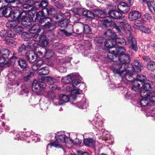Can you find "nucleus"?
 Wrapping results in <instances>:
<instances>
[{"instance_id": "obj_1", "label": "nucleus", "mask_w": 155, "mask_h": 155, "mask_svg": "<svg viewBox=\"0 0 155 155\" xmlns=\"http://www.w3.org/2000/svg\"><path fill=\"white\" fill-rule=\"evenodd\" d=\"M124 52L120 53L118 54V61L114 62L111 66V69L115 74H117L123 78H124L128 81L131 82L134 80L132 77L130 75L129 71H130L133 67L131 64H128L130 61L129 56L125 54Z\"/></svg>"}, {"instance_id": "obj_2", "label": "nucleus", "mask_w": 155, "mask_h": 155, "mask_svg": "<svg viewBox=\"0 0 155 155\" xmlns=\"http://www.w3.org/2000/svg\"><path fill=\"white\" fill-rule=\"evenodd\" d=\"M10 52L9 51L4 48H2L0 50V64H3V66L6 67L15 62V60L17 59L16 54H13L12 56L10 58L8 63L5 62L7 61Z\"/></svg>"}, {"instance_id": "obj_3", "label": "nucleus", "mask_w": 155, "mask_h": 155, "mask_svg": "<svg viewBox=\"0 0 155 155\" xmlns=\"http://www.w3.org/2000/svg\"><path fill=\"white\" fill-rule=\"evenodd\" d=\"M6 26L9 29L14 30L16 33L20 34L24 31V28L20 24V21L16 20L8 21L6 23Z\"/></svg>"}, {"instance_id": "obj_4", "label": "nucleus", "mask_w": 155, "mask_h": 155, "mask_svg": "<svg viewBox=\"0 0 155 155\" xmlns=\"http://www.w3.org/2000/svg\"><path fill=\"white\" fill-rule=\"evenodd\" d=\"M51 19L48 17L40 18L39 23L41 26L43 27L44 29L47 31H51L55 28V26L51 23Z\"/></svg>"}, {"instance_id": "obj_5", "label": "nucleus", "mask_w": 155, "mask_h": 155, "mask_svg": "<svg viewBox=\"0 0 155 155\" xmlns=\"http://www.w3.org/2000/svg\"><path fill=\"white\" fill-rule=\"evenodd\" d=\"M66 136L64 134H59L56 140L54 143L48 144L47 146V150H48L49 148L54 147L56 148H61L62 147L61 143L65 142Z\"/></svg>"}, {"instance_id": "obj_6", "label": "nucleus", "mask_w": 155, "mask_h": 155, "mask_svg": "<svg viewBox=\"0 0 155 155\" xmlns=\"http://www.w3.org/2000/svg\"><path fill=\"white\" fill-rule=\"evenodd\" d=\"M46 84L43 83L39 82L36 83H34L32 88L38 95H45V90L46 87Z\"/></svg>"}, {"instance_id": "obj_7", "label": "nucleus", "mask_w": 155, "mask_h": 155, "mask_svg": "<svg viewBox=\"0 0 155 155\" xmlns=\"http://www.w3.org/2000/svg\"><path fill=\"white\" fill-rule=\"evenodd\" d=\"M108 51L109 52L107 55V58L112 60L113 61H114L113 60L114 57H118V54H119L120 53H122L125 51V49L121 48L120 46L119 47L118 49L112 50L109 49Z\"/></svg>"}, {"instance_id": "obj_8", "label": "nucleus", "mask_w": 155, "mask_h": 155, "mask_svg": "<svg viewBox=\"0 0 155 155\" xmlns=\"http://www.w3.org/2000/svg\"><path fill=\"white\" fill-rule=\"evenodd\" d=\"M13 8L10 5L4 6V5H3L2 8H0V17L4 16L6 17L11 18V12Z\"/></svg>"}, {"instance_id": "obj_9", "label": "nucleus", "mask_w": 155, "mask_h": 155, "mask_svg": "<svg viewBox=\"0 0 155 155\" xmlns=\"http://www.w3.org/2000/svg\"><path fill=\"white\" fill-rule=\"evenodd\" d=\"M126 20H124L121 21L120 20L117 22L119 23L122 26L120 25L118 26L116 24L114 25V27L117 30L118 32H120L121 30H127L129 31L130 28V26L129 24L128 23L126 22Z\"/></svg>"}, {"instance_id": "obj_10", "label": "nucleus", "mask_w": 155, "mask_h": 155, "mask_svg": "<svg viewBox=\"0 0 155 155\" xmlns=\"http://www.w3.org/2000/svg\"><path fill=\"white\" fill-rule=\"evenodd\" d=\"M35 35L33 37L32 39L28 41V43H29V45L28 46V48H33L36 46L35 42H38V43H39V41L41 40L42 37L43 35L41 34V33Z\"/></svg>"}, {"instance_id": "obj_11", "label": "nucleus", "mask_w": 155, "mask_h": 155, "mask_svg": "<svg viewBox=\"0 0 155 155\" xmlns=\"http://www.w3.org/2000/svg\"><path fill=\"white\" fill-rule=\"evenodd\" d=\"M134 66L132 65L133 67V69L130 71H129L130 75L133 78L132 75L134 73V72L138 73L141 72V70L142 69L143 67L141 66L140 62L138 60H135L134 61Z\"/></svg>"}, {"instance_id": "obj_12", "label": "nucleus", "mask_w": 155, "mask_h": 155, "mask_svg": "<svg viewBox=\"0 0 155 155\" xmlns=\"http://www.w3.org/2000/svg\"><path fill=\"white\" fill-rule=\"evenodd\" d=\"M78 74L73 73L68 75L67 76L62 77L61 80L62 83L63 84H68L71 82L72 80L78 78Z\"/></svg>"}, {"instance_id": "obj_13", "label": "nucleus", "mask_w": 155, "mask_h": 155, "mask_svg": "<svg viewBox=\"0 0 155 155\" xmlns=\"http://www.w3.org/2000/svg\"><path fill=\"white\" fill-rule=\"evenodd\" d=\"M69 99L68 96L64 94H61L59 96V99H54L53 102L56 105H62L68 102Z\"/></svg>"}, {"instance_id": "obj_14", "label": "nucleus", "mask_w": 155, "mask_h": 155, "mask_svg": "<svg viewBox=\"0 0 155 155\" xmlns=\"http://www.w3.org/2000/svg\"><path fill=\"white\" fill-rule=\"evenodd\" d=\"M25 56L28 60L31 63L35 62L37 59V55L33 51H28L26 54Z\"/></svg>"}, {"instance_id": "obj_15", "label": "nucleus", "mask_w": 155, "mask_h": 155, "mask_svg": "<svg viewBox=\"0 0 155 155\" xmlns=\"http://www.w3.org/2000/svg\"><path fill=\"white\" fill-rule=\"evenodd\" d=\"M3 5L4 6L10 5L13 8H17V5L16 4L15 0H0V8L3 7Z\"/></svg>"}, {"instance_id": "obj_16", "label": "nucleus", "mask_w": 155, "mask_h": 155, "mask_svg": "<svg viewBox=\"0 0 155 155\" xmlns=\"http://www.w3.org/2000/svg\"><path fill=\"white\" fill-rule=\"evenodd\" d=\"M23 14H25V13L21 12L19 11V8L14 10L12 15H11V18L12 19H17V21H20V20L23 16Z\"/></svg>"}, {"instance_id": "obj_17", "label": "nucleus", "mask_w": 155, "mask_h": 155, "mask_svg": "<svg viewBox=\"0 0 155 155\" xmlns=\"http://www.w3.org/2000/svg\"><path fill=\"white\" fill-rule=\"evenodd\" d=\"M114 38L116 39L115 45L116 49H118L120 46L123 48L122 47L125 46L126 44L125 40L123 38H117L115 34H114Z\"/></svg>"}, {"instance_id": "obj_18", "label": "nucleus", "mask_w": 155, "mask_h": 155, "mask_svg": "<svg viewBox=\"0 0 155 155\" xmlns=\"http://www.w3.org/2000/svg\"><path fill=\"white\" fill-rule=\"evenodd\" d=\"M147 93H144L143 91L140 93V95L142 97V99L140 101L138 102V104L141 106L145 107L148 104H150V99H149V98H147L146 95L145 96L142 95V94H146Z\"/></svg>"}, {"instance_id": "obj_19", "label": "nucleus", "mask_w": 155, "mask_h": 155, "mask_svg": "<svg viewBox=\"0 0 155 155\" xmlns=\"http://www.w3.org/2000/svg\"><path fill=\"white\" fill-rule=\"evenodd\" d=\"M91 123L98 130H102L103 123L100 118L95 117L91 122Z\"/></svg>"}, {"instance_id": "obj_20", "label": "nucleus", "mask_w": 155, "mask_h": 155, "mask_svg": "<svg viewBox=\"0 0 155 155\" xmlns=\"http://www.w3.org/2000/svg\"><path fill=\"white\" fill-rule=\"evenodd\" d=\"M118 9L124 13H126L130 10V8L128 4L124 2H121L118 5Z\"/></svg>"}, {"instance_id": "obj_21", "label": "nucleus", "mask_w": 155, "mask_h": 155, "mask_svg": "<svg viewBox=\"0 0 155 155\" xmlns=\"http://www.w3.org/2000/svg\"><path fill=\"white\" fill-rule=\"evenodd\" d=\"M29 32L31 33H40L42 34L44 32L43 28H40L39 25L35 24L29 29Z\"/></svg>"}, {"instance_id": "obj_22", "label": "nucleus", "mask_w": 155, "mask_h": 155, "mask_svg": "<svg viewBox=\"0 0 155 155\" xmlns=\"http://www.w3.org/2000/svg\"><path fill=\"white\" fill-rule=\"evenodd\" d=\"M127 39L130 41L132 48L135 51H137L138 48L135 39L133 37L132 35L130 33L129 34V36H127Z\"/></svg>"}, {"instance_id": "obj_23", "label": "nucleus", "mask_w": 155, "mask_h": 155, "mask_svg": "<svg viewBox=\"0 0 155 155\" xmlns=\"http://www.w3.org/2000/svg\"><path fill=\"white\" fill-rule=\"evenodd\" d=\"M141 14L138 11H133L129 14L128 18L130 21H134L140 18Z\"/></svg>"}, {"instance_id": "obj_24", "label": "nucleus", "mask_w": 155, "mask_h": 155, "mask_svg": "<svg viewBox=\"0 0 155 155\" xmlns=\"http://www.w3.org/2000/svg\"><path fill=\"white\" fill-rule=\"evenodd\" d=\"M110 18V19H119L122 16L121 13L119 11L117 10L110 11L108 13ZM120 20H119L120 21Z\"/></svg>"}, {"instance_id": "obj_25", "label": "nucleus", "mask_w": 155, "mask_h": 155, "mask_svg": "<svg viewBox=\"0 0 155 155\" xmlns=\"http://www.w3.org/2000/svg\"><path fill=\"white\" fill-rule=\"evenodd\" d=\"M42 9V11L39 12L37 14V18L38 20H40V18H43L44 16L49 15V10L48 8H45Z\"/></svg>"}, {"instance_id": "obj_26", "label": "nucleus", "mask_w": 155, "mask_h": 155, "mask_svg": "<svg viewBox=\"0 0 155 155\" xmlns=\"http://www.w3.org/2000/svg\"><path fill=\"white\" fill-rule=\"evenodd\" d=\"M20 21H21L22 25L26 27L31 25V19L29 17L25 16L24 15L22 16Z\"/></svg>"}, {"instance_id": "obj_27", "label": "nucleus", "mask_w": 155, "mask_h": 155, "mask_svg": "<svg viewBox=\"0 0 155 155\" xmlns=\"http://www.w3.org/2000/svg\"><path fill=\"white\" fill-rule=\"evenodd\" d=\"M81 88H79L78 89H73L72 87L70 86H68L66 87V91L67 92L70 91V93L71 95L78 94H80L79 91H82Z\"/></svg>"}, {"instance_id": "obj_28", "label": "nucleus", "mask_w": 155, "mask_h": 155, "mask_svg": "<svg viewBox=\"0 0 155 155\" xmlns=\"http://www.w3.org/2000/svg\"><path fill=\"white\" fill-rule=\"evenodd\" d=\"M142 95L145 96L146 95L147 96V97L148 98L150 99V105H154L155 104V93L154 94L151 93V92L147 93V94H142Z\"/></svg>"}, {"instance_id": "obj_29", "label": "nucleus", "mask_w": 155, "mask_h": 155, "mask_svg": "<svg viewBox=\"0 0 155 155\" xmlns=\"http://www.w3.org/2000/svg\"><path fill=\"white\" fill-rule=\"evenodd\" d=\"M76 106L80 108H86L87 106L86 99L85 98H83L81 101L76 104Z\"/></svg>"}, {"instance_id": "obj_30", "label": "nucleus", "mask_w": 155, "mask_h": 155, "mask_svg": "<svg viewBox=\"0 0 155 155\" xmlns=\"http://www.w3.org/2000/svg\"><path fill=\"white\" fill-rule=\"evenodd\" d=\"M102 23L106 27L110 26L113 23L112 19L110 17H106L105 19L102 21Z\"/></svg>"}, {"instance_id": "obj_31", "label": "nucleus", "mask_w": 155, "mask_h": 155, "mask_svg": "<svg viewBox=\"0 0 155 155\" xmlns=\"http://www.w3.org/2000/svg\"><path fill=\"white\" fill-rule=\"evenodd\" d=\"M39 41V44L42 47H46L48 46L49 41L48 40L45 36L43 35L42 37V38Z\"/></svg>"}, {"instance_id": "obj_32", "label": "nucleus", "mask_w": 155, "mask_h": 155, "mask_svg": "<svg viewBox=\"0 0 155 155\" xmlns=\"http://www.w3.org/2000/svg\"><path fill=\"white\" fill-rule=\"evenodd\" d=\"M104 45L110 50L116 49L115 44H114L110 40H108L105 42Z\"/></svg>"}, {"instance_id": "obj_33", "label": "nucleus", "mask_w": 155, "mask_h": 155, "mask_svg": "<svg viewBox=\"0 0 155 155\" xmlns=\"http://www.w3.org/2000/svg\"><path fill=\"white\" fill-rule=\"evenodd\" d=\"M55 54L53 51L51 50H46L45 57L47 59H50L52 57H55Z\"/></svg>"}, {"instance_id": "obj_34", "label": "nucleus", "mask_w": 155, "mask_h": 155, "mask_svg": "<svg viewBox=\"0 0 155 155\" xmlns=\"http://www.w3.org/2000/svg\"><path fill=\"white\" fill-rule=\"evenodd\" d=\"M84 143L86 146L91 147L94 146V141L92 138H88L84 140Z\"/></svg>"}, {"instance_id": "obj_35", "label": "nucleus", "mask_w": 155, "mask_h": 155, "mask_svg": "<svg viewBox=\"0 0 155 155\" xmlns=\"http://www.w3.org/2000/svg\"><path fill=\"white\" fill-rule=\"evenodd\" d=\"M133 86L132 89L136 92L139 91L142 87L140 84L137 81H135L133 83Z\"/></svg>"}, {"instance_id": "obj_36", "label": "nucleus", "mask_w": 155, "mask_h": 155, "mask_svg": "<svg viewBox=\"0 0 155 155\" xmlns=\"http://www.w3.org/2000/svg\"><path fill=\"white\" fill-rule=\"evenodd\" d=\"M95 15L100 18H105V13L101 10H95Z\"/></svg>"}, {"instance_id": "obj_37", "label": "nucleus", "mask_w": 155, "mask_h": 155, "mask_svg": "<svg viewBox=\"0 0 155 155\" xmlns=\"http://www.w3.org/2000/svg\"><path fill=\"white\" fill-rule=\"evenodd\" d=\"M49 72L48 68L44 67L39 69L38 71V74L43 75H47Z\"/></svg>"}, {"instance_id": "obj_38", "label": "nucleus", "mask_w": 155, "mask_h": 155, "mask_svg": "<svg viewBox=\"0 0 155 155\" xmlns=\"http://www.w3.org/2000/svg\"><path fill=\"white\" fill-rule=\"evenodd\" d=\"M33 3L34 2L32 3V4L27 3L25 4L23 3L21 5H17V7L16 8H20L21 9L24 8L26 9H28L30 8H31V9L32 8V5L33 4Z\"/></svg>"}, {"instance_id": "obj_39", "label": "nucleus", "mask_w": 155, "mask_h": 155, "mask_svg": "<svg viewBox=\"0 0 155 155\" xmlns=\"http://www.w3.org/2000/svg\"><path fill=\"white\" fill-rule=\"evenodd\" d=\"M148 69L153 71L155 70V62L153 61H150L148 63L147 66Z\"/></svg>"}, {"instance_id": "obj_40", "label": "nucleus", "mask_w": 155, "mask_h": 155, "mask_svg": "<svg viewBox=\"0 0 155 155\" xmlns=\"http://www.w3.org/2000/svg\"><path fill=\"white\" fill-rule=\"evenodd\" d=\"M142 86H143V88L141 90V93L142 91L144 93H148L147 91L150 90L151 88L150 84L148 83H145L144 85H142Z\"/></svg>"}, {"instance_id": "obj_41", "label": "nucleus", "mask_w": 155, "mask_h": 155, "mask_svg": "<svg viewBox=\"0 0 155 155\" xmlns=\"http://www.w3.org/2000/svg\"><path fill=\"white\" fill-rule=\"evenodd\" d=\"M25 3L32 4L33 3V0H18L16 1V4L17 5H21Z\"/></svg>"}, {"instance_id": "obj_42", "label": "nucleus", "mask_w": 155, "mask_h": 155, "mask_svg": "<svg viewBox=\"0 0 155 155\" xmlns=\"http://www.w3.org/2000/svg\"><path fill=\"white\" fill-rule=\"evenodd\" d=\"M18 63L19 66L21 68H25L27 64L26 60L23 59H21L18 61Z\"/></svg>"}, {"instance_id": "obj_43", "label": "nucleus", "mask_w": 155, "mask_h": 155, "mask_svg": "<svg viewBox=\"0 0 155 155\" xmlns=\"http://www.w3.org/2000/svg\"><path fill=\"white\" fill-rule=\"evenodd\" d=\"M18 72H15V73L13 72L9 74L8 75V78L9 80L11 81H14L16 78V77L17 76L18 74Z\"/></svg>"}, {"instance_id": "obj_44", "label": "nucleus", "mask_w": 155, "mask_h": 155, "mask_svg": "<svg viewBox=\"0 0 155 155\" xmlns=\"http://www.w3.org/2000/svg\"><path fill=\"white\" fill-rule=\"evenodd\" d=\"M34 75V73L32 72L27 73L24 77V79L25 81H28Z\"/></svg>"}, {"instance_id": "obj_45", "label": "nucleus", "mask_w": 155, "mask_h": 155, "mask_svg": "<svg viewBox=\"0 0 155 155\" xmlns=\"http://www.w3.org/2000/svg\"><path fill=\"white\" fill-rule=\"evenodd\" d=\"M83 14L84 15L89 18H92L94 17V14L89 11H85L83 12Z\"/></svg>"}, {"instance_id": "obj_46", "label": "nucleus", "mask_w": 155, "mask_h": 155, "mask_svg": "<svg viewBox=\"0 0 155 155\" xmlns=\"http://www.w3.org/2000/svg\"><path fill=\"white\" fill-rule=\"evenodd\" d=\"M29 45V43H28V42L27 43V44L26 46H25L24 45V44H23L21 45L19 47L18 51L19 53H21L22 52V51H23L24 50H25L27 48L29 49V48H28V45Z\"/></svg>"}, {"instance_id": "obj_47", "label": "nucleus", "mask_w": 155, "mask_h": 155, "mask_svg": "<svg viewBox=\"0 0 155 155\" xmlns=\"http://www.w3.org/2000/svg\"><path fill=\"white\" fill-rule=\"evenodd\" d=\"M75 79H73L71 82V86L73 87L74 88H77L81 82L80 80Z\"/></svg>"}, {"instance_id": "obj_48", "label": "nucleus", "mask_w": 155, "mask_h": 155, "mask_svg": "<svg viewBox=\"0 0 155 155\" xmlns=\"http://www.w3.org/2000/svg\"><path fill=\"white\" fill-rule=\"evenodd\" d=\"M69 21L67 19H65L63 20L60 21L58 23V25L61 27H65L67 26L69 23Z\"/></svg>"}, {"instance_id": "obj_49", "label": "nucleus", "mask_w": 155, "mask_h": 155, "mask_svg": "<svg viewBox=\"0 0 155 155\" xmlns=\"http://www.w3.org/2000/svg\"><path fill=\"white\" fill-rule=\"evenodd\" d=\"M46 80L47 82L49 84H52L54 83H55L57 82L56 79L50 77H47L46 78Z\"/></svg>"}, {"instance_id": "obj_50", "label": "nucleus", "mask_w": 155, "mask_h": 155, "mask_svg": "<svg viewBox=\"0 0 155 155\" xmlns=\"http://www.w3.org/2000/svg\"><path fill=\"white\" fill-rule=\"evenodd\" d=\"M139 30L145 33H149L150 32V28L145 27L142 25L140 27Z\"/></svg>"}, {"instance_id": "obj_51", "label": "nucleus", "mask_w": 155, "mask_h": 155, "mask_svg": "<svg viewBox=\"0 0 155 155\" xmlns=\"http://www.w3.org/2000/svg\"><path fill=\"white\" fill-rule=\"evenodd\" d=\"M137 81H140V82H144L147 78L144 76L140 75H138L137 77Z\"/></svg>"}, {"instance_id": "obj_52", "label": "nucleus", "mask_w": 155, "mask_h": 155, "mask_svg": "<svg viewBox=\"0 0 155 155\" xmlns=\"http://www.w3.org/2000/svg\"><path fill=\"white\" fill-rule=\"evenodd\" d=\"M7 43L11 47H14L17 44V42L14 41L13 39H8L7 41Z\"/></svg>"}, {"instance_id": "obj_53", "label": "nucleus", "mask_w": 155, "mask_h": 155, "mask_svg": "<svg viewBox=\"0 0 155 155\" xmlns=\"http://www.w3.org/2000/svg\"><path fill=\"white\" fill-rule=\"evenodd\" d=\"M84 31L85 33L90 34L91 33V29L89 26L87 25H84Z\"/></svg>"}, {"instance_id": "obj_54", "label": "nucleus", "mask_w": 155, "mask_h": 155, "mask_svg": "<svg viewBox=\"0 0 155 155\" xmlns=\"http://www.w3.org/2000/svg\"><path fill=\"white\" fill-rule=\"evenodd\" d=\"M94 40L95 42L96 43L99 44H102L104 40V38L102 37H100L96 38Z\"/></svg>"}, {"instance_id": "obj_55", "label": "nucleus", "mask_w": 155, "mask_h": 155, "mask_svg": "<svg viewBox=\"0 0 155 155\" xmlns=\"http://www.w3.org/2000/svg\"><path fill=\"white\" fill-rule=\"evenodd\" d=\"M34 8L36 9L41 8V2H34L33 4L32 5V8Z\"/></svg>"}, {"instance_id": "obj_56", "label": "nucleus", "mask_w": 155, "mask_h": 155, "mask_svg": "<svg viewBox=\"0 0 155 155\" xmlns=\"http://www.w3.org/2000/svg\"><path fill=\"white\" fill-rule=\"evenodd\" d=\"M143 23V20H137L134 22V25L137 27H138L139 28L142 25Z\"/></svg>"}, {"instance_id": "obj_57", "label": "nucleus", "mask_w": 155, "mask_h": 155, "mask_svg": "<svg viewBox=\"0 0 155 155\" xmlns=\"http://www.w3.org/2000/svg\"><path fill=\"white\" fill-rule=\"evenodd\" d=\"M49 15H52L56 14V10L54 8L51 7L48 9Z\"/></svg>"}, {"instance_id": "obj_58", "label": "nucleus", "mask_w": 155, "mask_h": 155, "mask_svg": "<svg viewBox=\"0 0 155 155\" xmlns=\"http://www.w3.org/2000/svg\"><path fill=\"white\" fill-rule=\"evenodd\" d=\"M58 70L61 73H64L66 72L67 71L66 68L63 65H61L58 68Z\"/></svg>"}, {"instance_id": "obj_59", "label": "nucleus", "mask_w": 155, "mask_h": 155, "mask_svg": "<svg viewBox=\"0 0 155 155\" xmlns=\"http://www.w3.org/2000/svg\"><path fill=\"white\" fill-rule=\"evenodd\" d=\"M46 50L43 52L41 51H39L37 53V55L40 58H42L44 57H45V53Z\"/></svg>"}, {"instance_id": "obj_60", "label": "nucleus", "mask_w": 155, "mask_h": 155, "mask_svg": "<svg viewBox=\"0 0 155 155\" xmlns=\"http://www.w3.org/2000/svg\"><path fill=\"white\" fill-rule=\"evenodd\" d=\"M73 142L75 145L79 146L81 143L82 141L78 138H75L73 140Z\"/></svg>"}, {"instance_id": "obj_61", "label": "nucleus", "mask_w": 155, "mask_h": 155, "mask_svg": "<svg viewBox=\"0 0 155 155\" xmlns=\"http://www.w3.org/2000/svg\"><path fill=\"white\" fill-rule=\"evenodd\" d=\"M40 2L41 8H45L48 5V2L45 0L42 1Z\"/></svg>"}, {"instance_id": "obj_62", "label": "nucleus", "mask_w": 155, "mask_h": 155, "mask_svg": "<svg viewBox=\"0 0 155 155\" xmlns=\"http://www.w3.org/2000/svg\"><path fill=\"white\" fill-rule=\"evenodd\" d=\"M77 153L78 155H88L89 154L88 152H84L81 150H77Z\"/></svg>"}, {"instance_id": "obj_63", "label": "nucleus", "mask_w": 155, "mask_h": 155, "mask_svg": "<svg viewBox=\"0 0 155 155\" xmlns=\"http://www.w3.org/2000/svg\"><path fill=\"white\" fill-rule=\"evenodd\" d=\"M7 31L4 30L0 31V36L2 37H4L6 36Z\"/></svg>"}, {"instance_id": "obj_64", "label": "nucleus", "mask_w": 155, "mask_h": 155, "mask_svg": "<svg viewBox=\"0 0 155 155\" xmlns=\"http://www.w3.org/2000/svg\"><path fill=\"white\" fill-rule=\"evenodd\" d=\"M145 18L147 20H150L152 19V17L150 14L146 13L144 15Z\"/></svg>"}]
</instances>
